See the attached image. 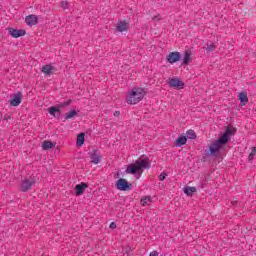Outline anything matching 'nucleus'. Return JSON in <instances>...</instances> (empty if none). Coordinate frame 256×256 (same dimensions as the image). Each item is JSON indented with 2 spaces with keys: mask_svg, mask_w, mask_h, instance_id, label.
<instances>
[{
  "mask_svg": "<svg viewBox=\"0 0 256 256\" xmlns=\"http://www.w3.org/2000/svg\"><path fill=\"white\" fill-rule=\"evenodd\" d=\"M87 187H89V185L85 182H81L80 184H77L74 188L76 197H81V195L85 193V189H87Z\"/></svg>",
  "mask_w": 256,
  "mask_h": 256,
  "instance_id": "9b49d317",
  "label": "nucleus"
},
{
  "mask_svg": "<svg viewBox=\"0 0 256 256\" xmlns=\"http://www.w3.org/2000/svg\"><path fill=\"white\" fill-rule=\"evenodd\" d=\"M250 155L255 157V155H256V147H252Z\"/></svg>",
  "mask_w": 256,
  "mask_h": 256,
  "instance_id": "7c9ffc66",
  "label": "nucleus"
},
{
  "mask_svg": "<svg viewBox=\"0 0 256 256\" xmlns=\"http://www.w3.org/2000/svg\"><path fill=\"white\" fill-rule=\"evenodd\" d=\"M91 163L94 165H99L101 163V152L99 149L94 148L90 154Z\"/></svg>",
  "mask_w": 256,
  "mask_h": 256,
  "instance_id": "9d476101",
  "label": "nucleus"
},
{
  "mask_svg": "<svg viewBox=\"0 0 256 256\" xmlns=\"http://www.w3.org/2000/svg\"><path fill=\"white\" fill-rule=\"evenodd\" d=\"M184 193H185V195H188V197H191V195H193V193H197V188L187 186L184 188Z\"/></svg>",
  "mask_w": 256,
  "mask_h": 256,
  "instance_id": "4be33fe9",
  "label": "nucleus"
},
{
  "mask_svg": "<svg viewBox=\"0 0 256 256\" xmlns=\"http://www.w3.org/2000/svg\"><path fill=\"white\" fill-rule=\"evenodd\" d=\"M149 158H138L135 161L138 173L143 171V169H151V163L148 161Z\"/></svg>",
  "mask_w": 256,
  "mask_h": 256,
  "instance_id": "423d86ee",
  "label": "nucleus"
},
{
  "mask_svg": "<svg viewBox=\"0 0 256 256\" xmlns=\"http://www.w3.org/2000/svg\"><path fill=\"white\" fill-rule=\"evenodd\" d=\"M133 185L129 183L125 178H120L116 182V189L118 191H131Z\"/></svg>",
  "mask_w": 256,
  "mask_h": 256,
  "instance_id": "39448f33",
  "label": "nucleus"
},
{
  "mask_svg": "<svg viewBox=\"0 0 256 256\" xmlns=\"http://www.w3.org/2000/svg\"><path fill=\"white\" fill-rule=\"evenodd\" d=\"M120 115H121V112H119V111L114 112V117H119Z\"/></svg>",
  "mask_w": 256,
  "mask_h": 256,
  "instance_id": "f704fd0d",
  "label": "nucleus"
},
{
  "mask_svg": "<svg viewBox=\"0 0 256 256\" xmlns=\"http://www.w3.org/2000/svg\"><path fill=\"white\" fill-rule=\"evenodd\" d=\"M192 61H193V59H191V50H186V51L184 52V56H183L181 65H182V66H187V65H189V63H191Z\"/></svg>",
  "mask_w": 256,
  "mask_h": 256,
  "instance_id": "2eb2a0df",
  "label": "nucleus"
},
{
  "mask_svg": "<svg viewBox=\"0 0 256 256\" xmlns=\"http://www.w3.org/2000/svg\"><path fill=\"white\" fill-rule=\"evenodd\" d=\"M42 73H44V75L47 76H51L53 75V72L55 71V66L51 65V64H46L42 67Z\"/></svg>",
  "mask_w": 256,
  "mask_h": 256,
  "instance_id": "dca6fc26",
  "label": "nucleus"
},
{
  "mask_svg": "<svg viewBox=\"0 0 256 256\" xmlns=\"http://www.w3.org/2000/svg\"><path fill=\"white\" fill-rule=\"evenodd\" d=\"M140 177H141V175H138V176H137V179H139Z\"/></svg>",
  "mask_w": 256,
  "mask_h": 256,
  "instance_id": "e433bc0d",
  "label": "nucleus"
},
{
  "mask_svg": "<svg viewBox=\"0 0 256 256\" xmlns=\"http://www.w3.org/2000/svg\"><path fill=\"white\" fill-rule=\"evenodd\" d=\"M151 201H152L151 196H146L141 198L140 204L142 205V207H146V205H148V203H151Z\"/></svg>",
  "mask_w": 256,
  "mask_h": 256,
  "instance_id": "a878e982",
  "label": "nucleus"
},
{
  "mask_svg": "<svg viewBox=\"0 0 256 256\" xmlns=\"http://www.w3.org/2000/svg\"><path fill=\"white\" fill-rule=\"evenodd\" d=\"M169 85L174 89H183L185 87V83L178 78L170 79Z\"/></svg>",
  "mask_w": 256,
  "mask_h": 256,
  "instance_id": "f8f14e48",
  "label": "nucleus"
},
{
  "mask_svg": "<svg viewBox=\"0 0 256 256\" xmlns=\"http://www.w3.org/2000/svg\"><path fill=\"white\" fill-rule=\"evenodd\" d=\"M187 139L195 140L197 139V134L195 133V130L190 129L186 132Z\"/></svg>",
  "mask_w": 256,
  "mask_h": 256,
  "instance_id": "b1692460",
  "label": "nucleus"
},
{
  "mask_svg": "<svg viewBox=\"0 0 256 256\" xmlns=\"http://www.w3.org/2000/svg\"><path fill=\"white\" fill-rule=\"evenodd\" d=\"M71 103H73V100L71 99L61 102L58 104V106H52L48 108V113L52 115V117L59 119V117H61V109H63V107H69Z\"/></svg>",
  "mask_w": 256,
  "mask_h": 256,
  "instance_id": "7ed1b4c3",
  "label": "nucleus"
},
{
  "mask_svg": "<svg viewBox=\"0 0 256 256\" xmlns=\"http://www.w3.org/2000/svg\"><path fill=\"white\" fill-rule=\"evenodd\" d=\"M238 100L240 101V105L244 107L249 103V97L247 96V92H240L238 95Z\"/></svg>",
  "mask_w": 256,
  "mask_h": 256,
  "instance_id": "f3484780",
  "label": "nucleus"
},
{
  "mask_svg": "<svg viewBox=\"0 0 256 256\" xmlns=\"http://www.w3.org/2000/svg\"><path fill=\"white\" fill-rule=\"evenodd\" d=\"M152 19H153V21H159L161 19V16H159V15L154 16Z\"/></svg>",
  "mask_w": 256,
  "mask_h": 256,
  "instance_id": "72a5a7b5",
  "label": "nucleus"
},
{
  "mask_svg": "<svg viewBox=\"0 0 256 256\" xmlns=\"http://www.w3.org/2000/svg\"><path fill=\"white\" fill-rule=\"evenodd\" d=\"M79 113L76 110H71L70 112L65 114V119H73V117H78Z\"/></svg>",
  "mask_w": 256,
  "mask_h": 256,
  "instance_id": "393cba45",
  "label": "nucleus"
},
{
  "mask_svg": "<svg viewBox=\"0 0 256 256\" xmlns=\"http://www.w3.org/2000/svg\"><path fill=\"white\" fill-rule=\"evenodd\" d=\"M62 9H69V2L68 1H62L61 2Z\"/></svg>",
  "mask_w": 256,
  "mask_h": 256,
  "instance_id": "bb28decb",
  "label": "nucleus"
},
{
  "mask_svg": "<svg viewBox=\"0 0 256 256\" xmlns=\"http://www.w3.org/2000/svg\"><path fill=\"white\" fill-rule=\"evenodd\" d=\"M8 35L13 39H19V37H25L27 32L24 29L8 28Z\"/></svg>",
  "mask_w": 256,
  "mask_h": 256,
  "instance_id": "0eeeda50",
  "label": "nucleus"
},
{
  "mask_svg": "<svg viewBox=\"0 0 256 256\" xmlns=\"http://www.w3.org/2000/svg\"><path fill=\"white\" fill-rule=\"evenodd\" d=\"M35 183H37V178H35V176L24 178L20 183L19 189L22 193H27V191L33 189Z\"/></svg>",
  "mask_w": 256,
  "mask_h": 256,
  "instance_id": "20e7f679",
  "label": "nucleus"
},
{
  "mask_svg": "<svg viewBox=\"0 0 256 256\" xmlns=\"http://www.w3.org/2000/svg\"><path fill=\"white\" fill-rule=\"evenodd\" d=\"M186 143H187L186 136H179L178 139H176V147H183V145H186Z\"/></svg>",
  "mask_w": 256,
  "mask_h": 256,
  "instance_id": "412c9836",
  "label": "nucleus"
},
{
  "mask_svg": "<svg viewBox=\"0 0 256 256\" xmlns=\"http://www.w3.org/2000/svg\"><path fill=\"white\" fill-rule=\"evenodd\" d=\"M128 175H136L137 173H139V170L137 168V164H130L127 166L126 171H125Z\"/></svg>",
  "mask_w": 256,
  "mask_h": 256,
  "instance_id": "a211bd4d",
  "label": "nucleus"
},
{
  "mask_svg": "<svg viewBox=\"0 0 256 256\" xmlns=\"http://www.w3.org/2000/svg\"><path fill=\"white\" fill-rule=\"evenodd\" d=\"M201 189H203V184L201 185Z\"/></svg>",
  "mask_w": 256,
  "mask_h": 256,
  "instance_id": "4c0bfd02",
  "label": "nucleus"
},
{
  "mask_svg": "<svg viewBox=\"0 0 256 256\" xmlns=\"http://www.w3.org/2000/svg\"><path fill=\"white\" fill-rule=\"evenodd\" d=\"M22 101H23V93L18 92L11 96L10 105L12 107H19V105H21Z\"/></svg>",
  "mask_w": 256,
  "mask_h": 256,
  "instance_id": "6e6552de",
  "label": "nucleus"
},
{
  "mask_svg": "<svg viewBox=\"0 0 256 256\" xmlns=\"http://www.w3.org/2000/svg\"><path fill=\"white\" fill-rule=\"evenodd\" d=\"M206 53H213V51H215V49H217V45L213 44V43H206V47H204Z\"/></svg>",
  "mask_w": 256,
  "mask_h": 256,
  "instance_id": "5701e85b",
  "label": "nucleus"
},
{
  "mask_svg": "<svg viewBox=\"0 0 256 256\" xmlns=\"http://www.w3.org/2000/svg\"><path fill=\"white\" fill-rule=\"evenodd\" d=\"M129 29V23H127V21L122 20L120 22H118L117 27H116V31H118V33H123L125 31H127Z\"/></svg>",
  "mask_w": 256,
  "mask_h": 256,
  "instance_id": "4468645a",
  "label": "nucleus"
},
{
  "mask_svg": "<svg viewBox=\"0 0 256 256\" xmlns=\"http://www.w3.org/2000/svg\"><path fill=\"white\" fill-rule=\"evenodd\" d=\"M166 61L173 65L174 63H178L181 61V52H170L169 55L166 57Z\"/></svg>",
  "mask_w": 256,
  "mask_h": 256,
  "instance_id": "1a4fd4ad",
  "label": "nucleus"
},
{
  "mask_svg": "<svg viewBox=\"0 0 256 256\" xmlns=\"http://www.w3.org/2000/svg\"><path fill=\"white\" fill-rule=\"evenodd\" d=\"M165 179H167V173L162 172V173L159 175V181H165Z\"/></svg>",
  "mask_w": 256,
  "mask_h": 256,
  "instance_id": "cd10ccee",
  "label": "nucleus"
},
{
  "mask_svg": "<svg viewBox=\"0 0 256 256\" xmlns=\"http://www.w3.org/2000/svg\"><path fill=\"white\" fill-rule=\"evenodd\" d=\"M149 256H159V252L154 250V251L150 252Z\"/></svg>",
  "mask_w": 256,
  "mask_h": 256,
  "instance_id": "c85d7f7f",
  "label": "nucleus"
},
{
  "mask_svg": "<svg viewBox=\"0 0 256 256\" xmlns=\"http://www.w3.org/2000/svg\"><path fill=\"white\" fill-rule=\"evenodd\" d=\"M84 143H85V133L81 132L77 136L76 145L77 147H82Z\"/></svg>",
  "mask_w": 256,
  "mask_h": 256,
  "instance_id": "aec40b11",
  "label": "nucleus"
},
{
  "mask_svg": "<svg viewBox=\"0 0 256 256\" xmlns=\"http://www.w3.org/2000/svg\"><path fill=\"white\" fill-rule=\"evenodd\" d=\"M250 155L255 157V155H256V147H252Z\"/></svg>",
  "mask_w": 256,
  "mask_h": 256,
  "instance_id": "2f4dec72",
  "label": "nucleus"
},
{
  "mask_svg": "<svg viewBox=\"0 0 256 256\" xmlns=\"http://www.w3.org/2000/svg\"><path fill=\"white\" fill-rule=\"evenodd\" d=\"M253 159H255V156H253L252 154H249V156H248L249 163H251V161H253Z\"/></svg>",
  "mask_w": 256,
  "mask_h": 256,
  "instance_id": "473e14b6",
  "label": "nucleus"
},
{
  "mask_svg": "<svg viewBox=\"0 0 256 256\" xmlns=\"http://www.w3.org/2000/svg\"><path fill=\"white\" fill-rule=\"evenodd\" d=\"M110 229H117V223L112 222V223L110 224Z\"/></svg>",
  "mask_w": 256,
  "mask_h": 256,
  "instance_id": "c756f323",
  "label": "nucleus"
},
{
  "mask_svg": "<svg viewBox=\"0 0 256 256\" xmlns=\"http://www.w3.org/2000/svg\"><path fill=\"white\" fill-rule=\"evenodd\" d=\"M237 133V128H233V126H228L224 133L214 142H212L209 146V153L207 155H212V157H218L219 152L227 143L231 141V137Z\"/></svg>",
  "mask_w": 256,
  "mask_h": 256,
  "instance_id": "f257e3e1",
  "label": "nucleus"
},
{
  "mask_svg": "<svg viewBox=\"0 0 256 256\" xmlns=\"http://www.w3.org/2000/svg\"><path fill=\"white\" fill-rule=\"evenodd\" d=\"M53 147H55V143L49 141V140H45L43 143H42V149L44 151H49V149H53Z\"/></svg>",
  "mask_w": 256,
  "mask_h": 256,
  "instance_id": "6ab92c4d",
  "label": "nucleus"
},
{
  "mask_svg": "<svg viewBox=\"0 0 256 256\" xmlns=\"http://www.w3.org/2000/svg\"><path fill=\"white\" fill-rule=\"evenodd\" d=\"M145 95H147V92L143 88L135 87L128 93L126 103L128 105H137V103L143 101Z\"/></svg>",
  "mask_w": 256,
  "mask_h": 256,
  "instance_id": "f03ea898",
  "label": "nucleus"
},
{
  "mask_svg": "<svg viewBox=\"0 0 256 256\" xmlns=\"http://www.w3.org/2000/svg\"><path fill=\"white\" fill-rule=\"evenodd\" d=\"M26 24L29 25V27H33V25H37L39 23V18L37 17V15H28L26 16Z\"/></svg>",
  "mask_w": 256,
  "mask_h": 256,
  "instance_id": "ddd939ff",
  "label": "nucleus"
},
{
  "mask_svg": "<svg viewBox=\"0 0 256 256\" xmlns=\"http://www.w3.org/2000/svg\"><path fill=\"white\" fill-rule=\"evenodd\" d=\"M4 119H6V121H7L8 119H10V117H8V118H7V117H5Z\"/></svg>",
  "mask_w": 256,
  "mask_h": 256,
  "instance_id": "c9c22d12",
  "label": "nucleus"
}]
</instances>
